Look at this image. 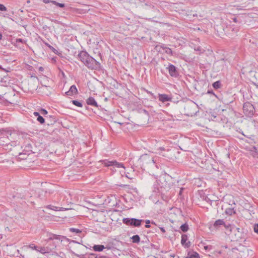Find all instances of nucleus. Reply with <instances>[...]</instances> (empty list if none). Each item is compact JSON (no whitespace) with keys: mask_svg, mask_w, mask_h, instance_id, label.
<instances>
[{"mask_svg":"<svg viewBox=\"0 0 258 258\" xmlns=\"http://www.w3.org/2000/svg\"><path fill=\"white\" fill-rule=\"evenodd\" d=\"M168 70L170 76L174 78H178L180 76L179 69L176 67L174 65L169 63L168 67H166Z\"/></svg>","mask_w":258,"mask_h":258,"instance_id":"9","label":"nucleus"},{"mask_svg":"<svg viewBox=\"0 0 258 258\" xmlns=\"http://www.w3.org/2000/svg\"><path fill=\"white\" fill-rule=\"evenodd\" d=\"M122 222L126 226L133 228H139L142 226L144 222V220L135 218H124L122 219Z\"/></svg>","mask_w":258,"mask_h":258,"instance_id":"5","label":"nucleus"},{"mask_svg":"<svg viewBox=\"0 0 258 258\" xmlns=\"http://www.w3.org/2000/svg\"><path fill=\"white\" fill-rule=\"evenodd\" d=\"M180 229L182 232H186L189 229L188 225L186 223H185L180 226Z\"/></svg>","mask_w":258,"mask_h":258,"instance_id":"25","label":"nucleus"},{"mask_svg":"<svg viewBox=\"0 0 258 258\" xmlns=\"http://www.w3.org/2000/svg\"><path fill=\"white\" fill-rule=\"evenodd\" d=\"M51 1L50 0H43V2L45 4H48L49 3H51Z\"/></svg>","mask_w":258,"mask_h":258,"instance_id":"51","label":"nucleus"},{"mask_svg":"<svg viewBox=\"0 0 258 258\" xmlns=\"http://www.w3.org/2000/svg\"><path fill=\"white\" fill-rule=\"evenodd\" d=\"M15 97L14 89L9 88L8 91L3 95H0V99L3 101L12 104L14 101V98Z\"/></svg>","mask_w":258,"mask_h":258,"instance_id":"7","label":"nucleus"},{"mask_svg":"<svg viewBox=\"0 0 258 258\" xmlns=\"http://www.w3.org/2000/svg\"><path fill=\"white\" fill-rule=\"evenodd\" d=\"M157 185L154 184V189L153 191L160 192L162 196V199L165 201H167L169 197L170 196L169 194H168V192H166L165 190H159V188L156 187Z\"/></svg>","mask_w":258,"mask_h":258,"instance_id":"14","label":"nucleus"},{"mask_svg":"<svg viewBox=\"0 0 258 258\" xmlns=\"http://www.w3.org/2000/svg\"><path fill=\"white\" fill-rule=\"evenodd\" d=\"M131 239L132 240V242L134 243H139L140 242V237L139 235H134L132 237H131Z\"/></svg>","mask_w":258,"mask_h":258,"instance_id":"23","label":"nucleus"},{"mask_svg":"<svg viewBox=\"0 0 258 258\" xmlns=\"http://www.w3.org/2000/svg\"><path fill=\"white\" fill-rule=\"evenodd\" d=\"M46 208L50 209V210H53L54 211H57L58 207L50 205H47L46 207Z\"/></svg>","mask_w":258,"mask_h":258,"instance_id":"38","label":"nucleus"},{"mask_svg":"<svg viewBox=\"0 0 258 258\" xmlns=\"http://www.w3.org/2000/svg\"><path fill=\"white\" fill-rule=\"evenodd\" d=\"M230 230L231 237L233 241H241L245 238L246 233L244 232V229L233 227Z\"/></svg>","mask_w":258,"mask_h":258,"instance_id":"4","label":"nucleus"},{"mask_svg":"<svg viewBox=\"0 0 258 258\" xmlns=\"http://www.w3.org/2000/svg\"><path fill=\"white\" fill-rule=\"evenodd\" d=\"M100 162H101L105 167L113 166L117 168L121 167L124 168V166L122 163H119L116 160L109 161L108 160L106 159L101 160Z\"/></svg>","mask_w":258,"mask_h":258,"instance_id":"11","label":"nucleus"},{"mask_svg":"<svg viewBox=\"0 0 258 258\" xmlns=\"http://www.w3.org/2000/svg\"><path fill=\"white\" fill-rule=\"evenodd\" d=\"M170 256L171 257L175 258L176 257V255L175 254L172 253V254H170Z\"/></svg>","mask_w":258,"mask_h":258,"instance_id":"58","label":"nucleus"},{"mask_svg":"<svg viewBox=\"0 0 258 258\" xmlns=\"http://www.w3.org/2000/svg\"><path fill=\"white\" fill-rule=\"evenodd\" d=\"M159 228L163 233H165L166 232L165 229L164 227H159Z\"/></svg>","mask_w":258,"mask_h":258,"instance_id":"53","label":"nucleus"},{"mask_svg":"<svg viewBox=\"0 0 258 258\" xmlns=\"http://www.w3.org/2000/svg\"><path fill=\"white\" fill-rule=\"evenodd\" d=\"M36 120L41 124H43L45 123V118L42 116L40 115L37 117Z\"/></svg>","mask_w":258,"mask_h":258,"instance_id":"30","label":"nucleus"},{"mask_svg":"<svg viewBox=\"0 0 258 258\" xmlns=\"http://www.w3.org/2000/svg\"><path fill=\"white\" fill-rule=\"evenodd\" d=\"M72 253L80 258H85L84 254H79L75 253L73 251H72Z\"/></svg>","mask_w":258,"mask_h":258,"instance_id":"44","label":"nucleus"},{"mask_svg":"<svg viewBox=\"0 0 258 258\" xmlns=\"http://www.w3.org/2000/svg\"><path fill=\"white\" fill-rule=\"evenodd\" d=\"M250 151L252 152V155L253 157H255L256 155H258V151L255 146H253Z\"/></svg>","mask_w":258,"mask_h":258,"instance_id":"28","label":"nucleus"},{"mask_svg":"<svg viewBox=\"0 0 258 258\" xmlns=\"http://www.w3.org/2000/svg\"><path fill=\"white\" fill-rule=\"evenodd\" d=\"M79 59L89 69L100 70L101 64L90 56L86 51H81L78 54Z\"/></svg>","mask_w":258,"mask_h":258,"instance_id":"3","label":"nucleus"},{"mask_svg":"<svg viewBox=\"0 0 258 258\" xmlns=\"http://www.w3.org/2000/svg\"><path fill=\"white\" fill-rule=\"evenodd\" d=\"M253 229H254V231L255 233H256L257 234H258V224H255L254 225Z\"/></svg>","mask_w":258,"mask_h":258,"instance_id":"45","label":"nucleus"},{"mask_svg":"<svg viewBox=\"0 0 258 258\" xmlns=\"http://www.w3.org/2000/svg\"><path fill=\"white\" fill-rule=\"evenodd\" d=\"M207 93L213 94L217 97V96L215 94V93H214V92L212 90H208L207 91Z\"/></svg>","mask_w":258,"mask_h":258,"instance_id":"48","label":"nucleus"},{"mask_svg":"<svg viewBox=\"0 0 258 258\" xmlns=\"http://www.w3.org/2000/svg\"><path fill=\"white\" fill-rule=\"evenodd\" d=\"M37 251L40 252L42 253H45L46 252L45 248L44 247H41L40 248V250L37 249Z\"/></svg>","mask_w":258,"mask_h":258,"instance_id":"46","label":"nucleus"},{"mask_svg":"<svg viewBox=\"0 0 258 258\" xmlns=\"http://www.w3.org/2000/svg\"><path fill=\"white\" fill-rule=\"evenodd\" d=\"M225 213L229 216H232L233 214H236L235 211L233 208H227L225 211Z\"/></svg>","mask_w":258,"mask_h":258,"instance_id":"24","label":"nucleus"},{"mask_svg":"<svg viewBox=\"0 0 258 258\" xmlns=\"http://www.w3.org/2000/svg\"><path fill=\"white\" fill-rule=\"evenodd\" d=\"M19 43L25 44L26 43V41L22 38H17L16 39V45L18 46V43Z\"/></svg>","mask_w":258,"mask_h":258,"instance_id":"35","label":"nucleus"},{"mask_svg":"<svg viewBox=\"0 0 258 258\" xmlns=\"http://www.w3.org/2000/svg\"><path fill=\"white\" fill-rule=\"evenodd\" d=\"M187 240L188 237L186 234L181 235V244L185 248H189L191 245L190 242Z\"/></svg>","mask_w":258,"mask_h":258,"instance_id":"16","label":"nucleus"},{"mask_svg":"<svg viewBox=\"0 0 258 258\" xmlns=\"http://www.w3.org/2000/svg\"><path fill=\"white\" fill-rule=\"evenodd\" d=\"M215 30L217 31V34L222 37L225 34L224 26L223 24L217 25L214 27Z\"/></svg>","mask_w":258,"mask_h":258,"instance_id":"15","label":"nucleus"},{"mask_svg":"<svg viewBox=\"0 0 258 258\" xmlns=\"http://www.w3.org/2000/svg\"><path fill=\"white\" fill-rule=\"evenodd\" d=\"M98 256L96 253H90L89 255L88 258H98Z\"/></svg>","mask_w":258,"mask_h":258,"instance_id":"42","label":"nucleus"},{"mask_svg":"<svg viewBox=\"0 0 258 258\" xmlns=\"http://www.w3.org/2000/svg\"><path fill=\"white\" fill-rule=\"evenodd\" d=\"M158 98L163 103L171 101L172 100V98L166 94H159Z\"/></svg>","mask_w":258,"mask_h":258,"instance_id":"18","label":"nucleus"},{"mask_svg":"<svg viewBox=\"0 0 258 258\" xmlns=\"http://www.w3.org/2000/svg\"><path fill=\"white\" fill-rule=\"evenodd\" d=\"M144 222H145L146 223V224L145 225V227L147 228H151V226L150 224H151V221L149 220H146L145 221H144Z\"/></svg>","mask_w":258,"mask_h":258,"instance_id":"39","label":"nucleus"},{"mask_svg":"<svg viewBox=\"0 0 258 258\" xmlns=\"http://www.w3.org/2000/svg\"><path fill=\"white\" fill-rule=\"evenodd\" d=\"M39 111H40V113L41 114L44 115V116H47L46 115L47 114L48 112L46 109H45L44 108H41L39 110Z\"/></svg>","mask_w":258,"mask_h":258,"instance_id":"36","label":"nucleus"},{"mask_svg":"<svg viewBox=\"0 0 258 258\" xmlns=\"http://www.w3.org/2000/svg\"><path fill=\"white\" fill-rule=\"evenodd\" d=\"M51 3H52L53 4L55 5V6H56L57 7H59V8H63L65 7V4H63V3H58L56 1H51Z\"/></svg>","mask_w":258,"mask_h":258,"instance_id":"31","label":"nucleus"},{"mask_svg":"<svg viewBox=\"0 0 258 258\" xmlns=\"http://www.w3.org/2000/svg\"><path fill=\"white\" fill-rule=\"evenodd\" d=\"M150 223L152 224H154V225H155L156 226H157V224L155 223V222L154 221H151Z\"/></svg>","mask_w":258,"mask_h":258,"instance_id":"60","label":"nucleus"},{"mask_svg":"<svg viewBox=\"0 0 258 258\" xmlns=\"http://www.w3.org/2000/svg\"><path fill=\"white\" fill-rule=\"evenodd\" d=\"M221 226H223L226 229L230 228V224H226L223 219H218L215 221L213 224V227L215 229H218Z\"/></svg>","mask_w":258,"mask_h":258,"instance_id":"13","label":"nucleus"},{"mask_svg":"<svg viewBox=\"0 0 258 258\" xmlns=\"http://www.w3.org/2000/svg\"><path fill=\"white\" fill-rule=\"evenodd\" d=\"M2 37H3L2 34V33L0 32V40L2 39Z\"/></svg>","mask_w":258,"mask_h":258,"instance_id":"62","label":"nucleus"},{"mask_svg":"<svg viewBox=\"0 0 258 258\" xmlns=\"http://www.w3.org/2000/svg\"><path fill=\"white\" fill-rule=\"evenodd\" d=\"M33 115H34L35 117H37L38 116H39L40 115V111H39V112H34L33 113Z\"/></svg>","mask_w":258,"mask_h":258,"instance_id":"49","label":"nucleus"},{"mask_svg":"<svg viewBox=\"0 0 258 258\" xmlns=\"http://www.w3.org/2000/svg\"><path fill=\"white\" fill-rule=\"evenodd\" d=\"M139 112L141 114L144 113V114H146L148 117H149V113L148 111L145 109H140L139 111Z\"/></svg>","mask_w":258,"mask_h":258,"instance_id":"37","label":"nucleus"},{"mask_svg":"<svg viewBox=\"0 0 258 258\" xmlns=\"http://www.w3.org/2000/svg\"><path fill=\"white\" fill-rule=\"evenodd\" d=\"M165 47H167V46H165V45L163 44L161 46V48H162V49L164 50H165Z\"/></svg>","mask_w":258,"mask_h":258,"instance_id":"56","label":"nucleus"},{"mask_svg":"<svg viewBox=\"0 0 258 258\" xmlns=\"http://www.w3.org/2000/svg\"><path fill=\"white\" fill-rule=\"evenodd\" d=\"M243 113L248 117H252L255 112L254 106L249 102H245L243 105Z\"/></svg>","mask_w":258,"mask_h":258,"instance_id":"8","label":"nucleus"},{"mask_svg":"<svg viewBox=\"0 0 258 258\" xmlns=\"http://www.w3.org/2000/svg\"><path fill=\"white\" fill-rule=\"evenodd\" d=\"M98 258H107V257L105 255H99L98 256Z\"/></svg>","mask_w":258,"mask_h":258,"instance_id":"57","label":"nucleus"},{"mask_svg":"<svg viewBox=\"0 0 258 258\" xmlns=\"http://www.w3.org/2000/svg\"><path fill=\"white\" fill-rule=\"evenodd\" d=\"M147 92H148V93H149V94H151V95H153V93H152V92H151L147 91Z\"/></svg>","mask_w":258,"mask_h":258,"instance_id":"64","label":"nucleus"},{"mask_svg":"<svg viewBox=\"0 0 258 258\" xmlns=\"http://www.w3.org/2000/svg\"><path fill=\"white\" fill-rule=\"evenodd\" d=\"M47 234L48 237L46 240L47 242H49V241L53 240H58L61 241H62L63 240H67L69 241V239L64 236L57 235L52 233H48Z\"/></svg>","mask_w":258,"mask_h":258,"instance_id":"12","label":"nucleus"},{"mask_svg":"<svg viewBox=\"0 0 258 258\" xmlns=\"http://www.w3.org/2000/svg\"><path fill=\"white\" fill-rule=\"evenodd\" d=\"M86 103L89 105L97 107H98V105L97 102L93 97H89L86 100Z\"/></svg>","mask_w":258,"mask_h":258,"instance_id":"19","label":"nucleus"},{"mask_svg":"<svg viewBox=\"0 0 258 258\" xmlns=\"http://www.w3.org/2000/svg\"><path fill=\"white\" fill-rule=\"evenodd\" d=\"M29 247L33 249H35L37 250L38 247L36 245H35L34 244H31L29 245Z\"/></svg>","mask_w":258,"mask_h":258,"instance_id":"43","label":"nucleus"},{"mask_svg":"<svg viewBox=\"0 0 258 258\" xmlns=\"http://www.w3.org/2000/svg\"><path fill=\"white\" fill-rule=\"evenodd\" d=\"M185 189V188L184 187H181L180 188V190H179V192L178 193V196L179 197H180V198H183V196H182V192H183V191Z\"/></svg>","mask_w":258,"mask_h":258,"instance_id":"40","label":"nucleus"},{"mask_svg":"<svg viewBox=\"0 0 258 258\" xmlns=\"http://www.w3.org/2000/svg\"><path fill=\"white\" fill-rule=\"evenodd\" d=\"M93 250L95 251H101L105 247L103 245L99 244V245H94L93 247Z\"/></svg>","mask_w":258,"mask_h":258,"instance_id":"22","label":"nucleus"},{"mask_svg":"<svg viewBox=\"0 0 258 258\" xmlns=\"http://www.w3.org/2000/svg\"><path fill=\"white\" fill-rule=\"evenodd\" d=\"M20 257H21V258H24V255H22V254H20Z\"/></svg>","mask_w":258,"mask_h":258,"instance_id":"61","label":"nucleus"},{"mask_svg":"<svg viewBox=\"0 0 258 258\" xmlns=\"http://www.w3.org/2000/svg\"><path fill=\"white\" fill-rule=\"evenodd\" d=\"M41 40L42 41V42L46 45L47 46L48 48H49V46H51L50 44H49L48 43H47L46 42H45L44 40L43 39H41Z\"/></svg>","mask_w":258,"mask_h":258,"instance_id":"50","label":"nucleus"},{"mask_svg":"<svg viewBox=\"0 0 258 258\" xmlns=\"http://www.w3.org/2000/svg\"><path fill=\"white\" fill-rule=\"evenodd\" d=\"M25 148H27V150L28 151H32V150H31V148H32V146L31 144H28L25 147Z\"/></svg>","mask_w":258,"mask_h":258,"instance_id":"47","label":"nucleus"},{"mask_svg":"<svg viewBox=\"0 0 258 258\" xmlns=\"http://www.w3.org/2000/svg\"><path fill=\"white\" fill-rule=\"evenodd\" d=\"M49 48L53 52H54L55 54H57L58 55H61V53H59L57 50H56L55 48H54L53 46H52L51 45V46H49Z\"/></svg>","mask_w":258,"mask_h":258,"instance_id":"34","label":"nucleus"},{"mask_svg":"<svg viewBox=\"0 0 258 258\" xmlns=\"http://www.w3.org/2000/svg\"><path fill=\"white\" fill-rule=\"evenodd\" d=\"M78 93V89L75 85H72L70 88L69 91L65 93V94L67 96H73L75 94L77 95Z\"/></svg>","mask_w":258,"mask_h":258,"instance_id":"17","label":"nucleus"},{"mask_svg":"<svg viewBox=\"0 0 258 258\" xmlns=\"http://www.w3.org/2000/svg\"><path fill=\"white\" fill-rule=\"evenodd\" d=\"M185 258H201L199 254L194 251H188Z\"/></svg>","mask_w":258,"mask_h":258,"instance_id":"21","label":"nucleus"},{"mask_svg":"<svg viewBox=\"0 0 258 258\" xmlns=\"http://www.w3.org/2000/svg\"><path fill=\"white\" fill-rule=\"evenodd\" d=\"M45 117L46 119L48 120V123L47 125H49L50 124H53L54 123H55L57 121V119L53 115H48V116H45Z\"/></svg>","mask_w":258,"mask_h":258,"instance_id":"20","label":"nucleus"},{"mask_svg":"<svg viewBox=\"0 0 258 258\" xmlns=\"http://www.w3.org/2000/svg\"><path fill=\"white\" fill-rule=\"evenodd\" d=\"M0 148L6 151H11L13 148L19 146L18 141L14 140L15 133L6 129H0Z\"/></svg>","mask_w":258,"mask_h":258,"instance_id":"1","label":"nucleus"},{"mask_svg":"<svg viewBox=\"0 0 258 258\" xmlns=\"http://www.w3.org/2000/svg\"><path fill=\"white\" fill-rule=\"evenodd\" d=\"M7 9L4 5L0 4V11H6Z\"/></svg>","mask_w":258,"mask_h":258,"instance_id":"41","label":"nucleus"},{"mask_svg":"<svg viewBox=\"0 0 258 258\" xmlns=\"http://www.w3.org/2000/svg\"><path fill=\"white\" fill-rule=\"evenodd\" d=\"M168 178H161L159 180L160 183H158L160 185V188H159V190H165L166 192H168L169 190L171 188V186L173 185L172 183L168 182Z\"/></svg>","mask_w":258,"mask_h":258,"instance_id":"10","label":"nucleus"},{"mask_svg":"<svg viewBox=\"0 0 258 258\" xmlns=\"http://www.w3.org/2000/svg\"><path fill=\"white\" fill-rule=\"evenodd\" d=\"M72 12L75 14H82L84 13V10L77 8H74Z\"/></svg>","mask_w":258,"mask_h":258,"instance_id":"32","label":"nucleus"},{"mask_svg":"<svg viewBox=\"0 0 258 258\" xmlns=\"http://www.w3.org/2000/svg\"><path fill=\"white\" fill-rule=\"evenodd\" d=\"M165 52L167 54H169L171 56H172L173 55V52L172 51V50H171V48H169V47H165Z\"/></svg>","mask_w":258,"mask_h":258,"instance_id":"33","label":"nucleus"},{"mask_svg":"<svg viewBox=\"0 0 258 258\" xmlns=\"http://www.w3.org/2000/svg\"><path fill=\"white\" fill-rule=\"evenodd\" d=\"M0 69L2 70H4L7 72H9V71L6 70V69L2 68V66L0 65Z\"/></svg>","mask_w":258,"mask_h":258,"instance_id":"59","label":"nucleus"},{"mask_svg":"<svg viewBox=\"0 0 258 258\" xmlns=\"http://www.w3.org/2000/svg\"><path fill=\"white\" fill-rule=\"evenodd\" d=\"M233 21H234V22H237V19H236V18H233Z\"/></svg>","mask_w":258,"mask_h":258,"instance_id":"63","label":"nucleus"},{"mask_svg":"<svg viewBox=\"0 0 258 258\" xmlns=\"http://www.w3.org/2000/svg\"><path fill=\"white\" fill-rule=\"evenodd\" d=\"M69 231L71 232L75 233L76 235H79L82 233V231L79 229L73 227L69 228Z\"/></svg>","mask_w":258,"mask_h":258,"instance_id":"26","label":"nucleus"},{"mask_svg":"<svg viewBox=\"0 0 258 258\" xmlns=\"http://www.w3.org/2000/svg\"><path fill=\"white\" fill-rule=\"evenodd\" d=\"M198 105L194 101H190L184 106L185 114L188 116H193L196 115L198 111Z\"/></svg>","mask_w":258,"mask_h":258,"instance_id":"6","label":"nucleus"},{"mask_svg":"<svg viewBox=\"0 0 258 258\" xmlns=\"http://www.w3.org/2000/svg\"><path fill=\"white\" fill-rule=\"evenodd\" d=\"M156 162V160L154 157L145 154L140 156L136 161L135 163H134L132 168L134 170L136 169L145 170L149 168H153V167H157Z\"/></svg>","mask_w":258,"mask_h":258,"instance_id":"2","label":"nucleus"},{"mask_svg":"<svg viewBox=\"0 0 258 258\" xmlns=\"http://www.w3.org/2000/svg\"><path fill=\"white\" fill-rule=\"evenodd\" d=\"M212 86L215 89H218L221 87V83L220 81H217L212 84Z\"/></svg>","mask_w":258,"mask_h":258,"instance_id":"27","label":"nucleus"},{"mask_svg":"<svg viewBox=\"0 0 258 258\" xmlns=\"http://www.w3.org/2000/svg\"><path fill=\"white\" fill-rule=\"evenodd\" d=\"M231 250L232 252H235V251L238 250V249L236 247H234V248H231Z\"/></svg>","mask_w":258,"mask_h":258,"instance_id":"55","label":"nucleus"},{"mask_svg":"<svg viewBox=\"0 0 258 258\" xmlns=\"http://www.w3.org/2000/svg\"><path fill=\"white\" fill-rule=\"evenodd\" d=\"M72 103H73V104H74V105H75L76 106H78L79 107H83V104L81 101H79L76 100H72Z\"/></svg>","mask_w":258,"mask_h":258,"instance_id":"29","label":"nucleus"},{"mask_svg":"<svg viewBox=\"0 0 258 258\" xmlns=\"http://www.w3.org/2000/svg\"><path fill=\"white\" fill-rule=\"evenodd\" d=\"M39 72H43L44 71V68L42 67H40L38 68Z\"/></svg>","mask_w":258,"mask_h":258,"instance_id":"54","label":"nucleus"},{"mask_svg":"<svg viewBox=\"0 0 258 258\" xmlns=\"http://www.w3.org/2000/svg\"><path fill=\"white\" fill-rule=\"evenodd\" d=\"M196 51H199L201 52L202 51V48L200 46H198L196 49H195Z\"/></svg>","mask_w":258,"mask_h":258,"instance_id":"52","label":"nucleus"}]
</instances>
